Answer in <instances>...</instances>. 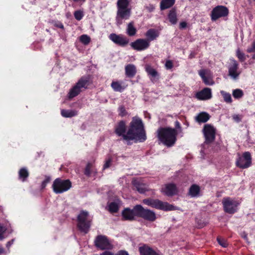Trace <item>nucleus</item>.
<instances>
[{
  "label": "nucleus",
  "mask_w": 255,
  "mask_h": 255,
  "mask_svg": "<svg viewBox=\"0 0 255 255\" xmlns=\"http://www.w3.org/2000/svg\"><path fill=\"white\" fill-rule=\"evenodd\" d=\"M127 87L128 84L124 81L113 82V89L116 92H122Z\"/></svg>",
  "instance_id": "5701e85b"
},
{
  "label": "nucleus",
  "mask_w": 255,
  "mask_h": 255,
  "mask_svg": "<svg viewBox=\"0 0 255 255\" xmlns=\"http://www.w3.org/2000/svg\"><path fill=\"white\" fill-rule=\"evenodd\" d=\"M115 131L119 136H122L128 142L133 140L143 142L146 139L142 121L135 117L132 118L127 131L126 123L123 121H121L116 126Z\"/></svg>",
  "instance_id": "f257e3e1"
},
{
  "label": "nucleus",
  "mask_w": 255,
  "mask_h": 255,
  "mask_svg": "<svg viewBox=\"0 0 255 255\" xmlns=\"http://www.w3.org/2000/svg\"><path fill=\"white\" fill-rule=\"evenodd\" d=\"M136 208V205L135 206L132 210L129 209H126L122 212V215L123 218L125 220H132L134 219V217H137V214L134 210Z\"/></svg>",
  "instance_id": "412c9836"
},
{
  "label": "nucleus",
  "mask_w": 255,
  "mask_h": 255,
  "mask_svg": "<svg viewBox=\"0 0 255 255\" xmlns=\"http://www.w3.org/2000/svg\"><path fill=\"white\" fill-rule=\"evenodd\" d=\"M247 51L248 53L255 52V41L252 43L251 46L247 49Z\"/></svg>",
  "instance_id": "c03bdc74"
},
{
  "label": "nucleus",
  "mask_w": 255,
  "mask_h": 255,
  "mask_svg": "<svg viewBox=\"0 0 255 255\" xmlns=\"http://www.w3.org/2000/svg\"><path fill=\"white\" fill-rule=\"evenodd\" d=\"M10 233L8 231L5 226H3L0 223V240H2L6 238Z\"/></svg>",
  "instance_id": "7c9ffc66"
},
{
  "label": "nucleus",
  "mask_w": 255,
  "mask_h": 255,
  "mask_svg": "<svg viewBox=\"0 0 255 255\" xmlns=\"http://www.w3.org/2000/svg\"><path fill=\"white\" fill-rule=\"evenodd\" d=\"M72 186L69 180H62L59 178H56L52 184V188L56 194L62 193L69 190Z\"/></svg>",
  "instance_id": "423d86ee"
},
{
  "label": "nucleus",
  "mask_w": 255,
  "mask_h": 255,
  "mask_svg": "<svg viewBox=\"0 0 255 255\" xmlns=\"http://www.w3.org/2000/svg\"><path fill=\"white\" fill-rule=\"evenodd\" d=\"M119 115L122 117L126 116L127 114L125 107L123 106H121L119 108Z\"/></svg>",
  "instance_id": "37998d69"
},
{
  "label": "nucleus",
  "mask_w": 255,
  "mask_h": 255,
  "mask_svg": "<svg viewBox=\"0 0 255 255\" xmlns=\"http://www.w3.org/2000/svg\"><path fill=\"white\" fill-rule=\"evenodd\" d=\"M232 117L235 122L239 123L241 121L243 116L240 115H234Z\"/></svg>",
  "instance_id": "a18cd8bd"
},
{
  "label": "nucleus",
  "mask_w": 255,
  "mask_h": 255,
  "mask_svg": "<svg viewBox=\"0 0 255 255\" xmlns=\"http://www.w3.org/2000/svg\"><path fill=\"white\" fill-rule=\"evenodd\" d=\"M175 0H161L160 3V8L161 10L170 8L175 3Z\"/></svg>",
  "instance_id": "cd10ccee"
},
{
  "label": "nucleus",
  "mask_w": 255,
  "mask_h": 255,
  "mask_svg": "<svg viewBox=\"0 0 255 255\" xmlns=\"http://www.w3.org/2000/svg\"><path fill=\"white\" fill-rule=\"evenodd\" d=\"M116 255H128L126 251H121Z\"/></svg>",
  "instance_id": "864d4df0"
},
{
  "label": "nucleus",
  "mask_w": 255,
  "mask_h": 255,
  "mask_svg": "<svg viewBox=\"0 0 255 255\" xmlns=\"http://www.w3.org/2000/svg\"><path fill=\"white\" fill-rule=\"evenodd\" d=\"M236 56L241 62L245 61L246 59L245 54L241 52L239 48L236 51Z\"/></svg>",
  "instance_id": "58836bf2"
},
{
  "label": "nucleus",
  "mask_w": 255,
  "mask_h": 255,
  "mask_svg": "<svg viewBox=\"0 0 255 255\" xmlns=\"http://www.w3.org/2000/svg\"><path fill=\"white\" fill-rule=\"evenodd\" d=\"M165 67L167 70L171 69L173 67V62L170 60H166L165 64Z\"/></svg>",
  "instance_id": "79ce46f5"
},
{
  "label": "nucleus",
  "mask_w": 255,
  "mask_h": 255,
  "mask_svg": "<svg viewBox=\"0 0 255 255\" xmlns=\"http://www.w3.org/2000/svg\"><path fill=\"white\" fill-rule=\"evenodd\" d=\"M107 208L110 213H112V203H108Z\"/></svg>",
  "instance_id": "5fc2aeb1"
},
{
  "label": "nucleus",
  "mask_w": 255,
  "mask_h": 255,
  "mask_svg": "<svg viewBox=\"0 0 255 255\" xmlns=\"http://www.w3.org/2000/svg\"><path fill=\"white\" fill-rule=\"evenodd\" d=\"M230 60L231 63L228 66V75L233 79L237 80L241 73V71L239 70V64L233 58L230 59Z\"/></svg>",
  "instance_id": "f8f14e48"
},
{
  "label": "nucleus",
  "mask_w": 255,
  "mask_h": 255,
  "mask_svg": "<svg viewBox=\"0 0 255 255\" xmlns=\"http://www.w3.org/2000/svg\"><path fill=\"white\" fill-rule=\"evenodd\" d=\"M79 40L83 44L88 45L90 42L91 38L88 35L83 34L79 37Z\"/></svg>",
  "instance_id": "4c0bfd02"
},
{
  "label": "nucleus",
  "mask_w": 255,
  "mask_h": 255,
  "mask_svg": "<svg viewBox=\"0 0 255 255\" xmlns=\"http://www.w3.org/2000/svg\"><path fill=\"white\" fill-rule=\"evenodd\" d=\"M54 25L58 28H61L63 29H64V25L62 23V22L60 21H57L55 22L54 24Z\"/></svg>",
  "instance_id": "09e8293b"
},
{
  "label": "nucleus",
  "mask_w": 255,
  "mask_h": 255,
  "mask_svg": "<svg viewBox=\"0 0 255 255\" xmlns=\"http://www.w3.org/2000/svg\"><path fill=\"white\" fill-rule=\"evenodd\" d=\"M61 113L62 116L66 118H71L77 115L76 111L71 110H62Z\"/></svg>",
  "instance_id": "2f4dec72"
},
{
  "label": "nucleus",
  "mask_w": 255,
  "mask_h": 255,
  "mask_svg": "<svg viewBox=\"0 0 255 255\" xmlns=\"http://www.w3.org/2000/svg\"><path fill=\"white\" fill-rule=\"evenodd\" d=\"M128 0H118L117 2L118 10L116 18L118 25L122 24L126 20L129 19L131 14V9L128 7Z\"/></svg>",
  "instance_id": "7ed1b4c3"
},
{
  "label": "nucleus",
  "mask_w": 255,
  "mask_h": 255,
  "mask_svg": "<svg viewBox=\"0 0 255 255\" xmlns=\"http://www.w3.org/2000/svg\"><path fill=\"white\" fill-rule=\"evenodd\" d=\"M137 214V217L150 221L154 222L156 219V214L154 212L147 209H144L140 205H137L134 210Z\"/></svg>",
  "instance_id": "6e6552de"
},
{
  "label": "nucleus",
  "mask_w": 255,
  "mask_h": 255,
  "mask_svg": "<svg viewBox=\"0 0 255 255\" xmlns=\"http://www.w3.org/2000/svg\"><path fill=\"white\" fill-rule=\"evenodd\" d=\"M168 17L169 21L172 24H175L177 22V17L176 10L175 8L171 9L168 13Z\"/></svg>",
  "instance_id": "c85d7f7f"
},
{
  "label": "nucleus",
  "mask_w": 255,
  "mask_h": 255,
  "mask_svg": "<svg viewBox=\"0 0 255 255\" xmlns=\"http://www.w3.org/2000/svg\"><path fill=\"white\" fill-rule=\"evenodd\" d=\"M217 241L218 243L220 244V245H221L223 248H226L228 245L227 241L224 239L218 237Z\"/></svg>",
  "instance_id": "a19ab883"
},
{
  "label": "nucleus",
  "mask_w": 255,
  "mask_h": 255,
  "mask_svg": "<svg viewBox=\"0 0 255 255\" xmlns=\"http://www.w3.org/2000/svg\"><path fill=\"white\" fill-rule=\"evenodd\" d=\"M220 93L223 97L224 101L227 103H232V99L231 95L230 93H227L224 91H221Z\"/></svg>",
  "instance_id": "72a5a7b5"
},
{
  "label": "nucleus",
  "mask_w": 255,
  "mask_h": 255,
  "mask_svg": "<svg viewBox=\"0 0 255 255\" xmlns=\"http://www.w3.org/2000/svg\"><path fill=\"white\" fill-rule=\"evenodd\" d=\"M94 244L97 248L101 250L109 249L111 246L109 239L106 236L103 235L97 236L94 241Z\"/></svg>",
  "instance_id": "ddd939ff"
},
{
  "label": "nucleus",
  "mask_w": 255,
  "mask_h": 255,
  "mask_svg": "<svg viewBox=\"0 0 255 255\" xmlns=\"http://www.w3.org/2000/svg\"><path fill=\"white\" fill-rule=\"evenodd\" d=\"M140 255H159L147 245H143L139 248Z\"/></svg>",
  "instance_id": "b1692460"
},
{
  "label": "nucleus",
  "mask_w": 255,
  "mask_h": 255,
  "mask_svg": "<svg viewBox=\"0 0 255 255\" xmlns=\"http://www.w3.org/2000/svg\"><path fill=\"white\" fill-rule=\"evenodd\" d=\"M254 1H255V0H254Z\"/></svg>",
  "instance_id": "e2e57ef3"
},
{
  "label": "nucleus",
  "mask_w": 255,
  "mask_h": 255,
  "mask_svg": "<svg viewBox=\"0 0 255 255\" xmlns=\"http://www.w3.org/2000/svg\"><path fill=\"white\" fill-rule=\"evenodd\" d=\"M159 32L154 29H149L145 33V36L147 38L146 40H149V42L151 41L154 40L159 36Z\"/></svg>",
  "instance_id": "393cba45"
},
{
  "label": "nucleus",
  "mask_w": 255,
  "mask_h": 255,
  "mask_svg": "<svg viewBox=\"0 0 255 255\" xmlns=\"http://www.w3.org/2000/svg\"><path fill=\"white\" fill-rule=\"evenodd\" d=\"M142 202L152 208L165 211H172L175 209L172 205L158 199H145L143 200Z\"/></svg>",
  "instance_id": "20e7f679"
},
{
  "label": "nucleus",
  "mask_w": 255,
  "mask_h": 255,
  "mask_svg": "<svg viewBox=\"0 0 255 255\" xmlns=\"http://www.w3.org/2000/svg\"><path fill=\"white\" fill-rule=\"evenodd\" d=\"M200 191V187L199 186L194 184L191 186L189 189V194L192 197L197 196Z\"/></svg>",
  "instance_id": "473e14b6"
},
{
  "label": "nucleus",
  "mask_w": 255,
  "mask_h": 255,
  "mask_svg": "<svg viewBox=\"0 0 255 255\" xmlns=\"http://www.w3.org/2000/svg\"><path fill=\"white\" fill-rule=\"evenodd\" d=\"M161 192L168 196H172L178 193V189L175 184L168 183L165 184L161 188Z\"/></svg>",
  "instance_id": "dca6fc26"
},
{
  "label": "nucleus",
  "mask_w": 255,
  "mask_h": 255,
  "mask_svg": "<svg viewBox=\"0 0 255 255\" xmlns=\"http://www.w3.org/2000/svg\"><path fill=\"white\" fill-rule=\"evenodd\" d=\"M224 210L225 212L233 214L237 212L240 203L230 197H225L222 200Z\"/></svg>",
  "instance_id": "1a4fd4ad"
},
{
  "label": "nucleus",
  "mask_w": 255,
  "mask_h": 255,
  "mask_svg": "<svg viewBox=\"0 0 255 255\" xmlns=\"http://www.w3.org/2000/svg\"><path fill=\"white\" fill-rule=\"evenodd\" d=\"M203 131L206 142L211 143L214 140L216 129L213 126L209 124L205 125Z\"/></svg>",
  "instance_id": "4468645a"
},
{
  "label": "nucleus",
  "mask_w": 255,
  "mask_h": 255,
  "mask_svg": "<svg viewBox=\"0 0 255 255\" xmlns=\"http://www.w3.org/2000/svg\"><path fill=\"white\" fill-rule=\"evenodd\" d=\"M131 47L137 51H143L147 49L149 46V41L146 39L139 38L130 43Z\"/></svg>",
  "instance_id": "2eb2a0df"
},
{
  "label": "nucleus",
  "mask_w": 255,
  "mask_h": 255,
  "mask_svg": "<svg viewBox=\"0 0 255 255\" xmlns=\"http://www.w3.org/2000/svg\"><path fill=\"white\" fill-rule=\"evenodd\" d=\"M89 80L86 77H82L78 82L69 90L68 96L69 99L78 96L83 89L87 88Z\"/></svg>",
  "instance_id": "0eeeda50"
},
{
  "label": "nucleus",
  "mask_w": 255,
  "mask_h": 255,
  "mask_svg": "<svg viewBox=\"0 0 255 255\" xmlns=\"http://www.w3.org/2000/svg\"><path fill=\"white\" fill-rule=\"evenodd\" d=\"M126 75L128 77H133L136 73L135 66L133 64H129L125 67Z\"/></svg>",
  "instance_id": "a878e982"
},
{
  "label": "nucleus",
  "mask_w": 255,
  "mask_h": 255,
  "mask_svg": "<svg viewBox=\"0 0 255 255\" xmlns=\"http://www.w3.org/2000/svg\"><path fill=\"white\" fill-rule=\"evenodd\" d=\"M187 24L185 21L181 22L179 23V28L180 29H183L187 27Z\"/></svg>",
  "instance_id": "8fccbe9b"
},
{
  "label": "nucleus",
  "mask_w": 255,
  "mask_h": 255,
  "mask_svg": "<svg viewBox=\"0 0 255 255\" xmlns=\"http://www.w3.org/2000/svg\"><path fill=\"white\" fill-rule=\"evenodd\" d=\"M78 227L79 229L85 233H88L91 226L92 219L89 216L88 212L82 211L77 217Z\"/></svg>",
  "instance_id": "39448f33"
},
{
  "label": "nucleus",
  "mask_w": 255,
  "mask_h": 255,
  "mask_svg": "<svg viewBox=\"0 0 255 255\" xmlns=\"http://www.w3.org/2000/svg\"><path fill=\"white\" fill-rule=\"evenodd\" d=\"M136 33V29L134 26V23L133 21L129 22L127 26V33L130 36H134Z\"/></svg>",
  "instance_id": "c756f323"
},
{
  "label": "nucleus",
  "mask_w": 255,
  "mask_h": 255,
  "mask_svg": "<svg viewBox=\"0 0 255 255\" xmlns=\"http://www.w3.org/2000/svg\"><path fill=\"white\" fill-rule=\"evenodd\" d=\"M74 1L78 2H84L86 0H73Z\"/></svg>",
  "instance_id": "13d9d810"
},
{
  "label": "nucleus",
  "mask_w": 255,
  "mask_h": 255,
  "mask_svg": "<svg viewBox=\"0 0 255 255\" xmlns=\"http://www.w3.org/2000/svg\"><path fill=\"white\" fill-rule=\"evenodd\" d=\"M121 205V201L118 199L113 200V213L117 212Z\"/></svg>",
  "instance_id": "e433bc0d"
},
{
  "label": "nucleus",
  "mask_w": 255,
  "mask_h": 255,
  "mask_svg": "<svg viewBox=\"0 0 255 255\" xmlns=\"http://www.w3.org/2000/svg\"><path fill=\"white\" fill-rule=\"evenodd\" d=\"M113 41L115 43L124 46L128 43V39L124 36L113 34Z\"/></svg>",
  "instance_id": "4be33fe9"
},
{
  "label": "nucleus",
  "mask_w": 255,
  "mask_h": 255,
  "mask_svg": "<svg viewBox=\"0 0 255 255\" xmlns=\"http://www.w3.org/2000/svg\"><path fill=\"white\" fill-rule=\"evenodd\" d=\"M210 118V116L206 112H201L196 117V121L199 123L207 122Z\"/></svg>",
  "instance_id": "bb28decb"
},
{
  "label": "nucleus",
  "mask_w": 255,
  "mask_h": 255,
  "mask_svg": "<svg viewBox=\"0 0 255 255\" xmlns=\"http://www.w3.org/2000/svg\"><path fill=\"white\" fill-rule=\"evenodd\" d=\"M145 69L150 80L152 82H156L159 79V74L157 71L149 65H146Z\"/></svg>",
  "instance_id": "aec40b11"
},
{
  "label": "nucleus",
  "mask_w": 255,
  "mask_h": 255,
  "mask_svg": "<svg viewBox=\"0 0 255 255\" xmlns=\"http://www.w3.org/2000/svg\"><path fill=\"white\" fill-rule=\"evenodd\" d=\"M159 140L165 145L170 147L173 146L176 141L177 131L171 128H160L157 131Z\"/></svg>",
  "instance_id": "f03ea898"
},
{
  "label": "nucleus",
  "mask_w": 255,
  "mask_h": 255,
  "mask_svg": "<svg viewBox=\"0 0 255 255\" xmlns=\"http://www.w3.org/2000/svg\"><path fill=\"white\" fill-rule=\"evenodd\" d=\"M111 158H109L106 161V163H105V164L104 165V168L105 169V168H108L109 167H110V166L111 165Z\"/></svg>",
  "instance_id": "3c124183"
},
{
  "label": "nucleus",
  "mask_w": 255,
  "mask_h": 255,
  "mask_svg": "<svg viewBox=\"0 0 255 255\" xmlns=\"http://www.w3.org/2000/svg\"><path fill=\"white\" fill-rule=\"evenodd\" d=\"M109 38H110V39H111V40H112V34H110V35H109Z\"/></svg>",
  "instance_id": "bf43d9fd"
},
{
  "label": "nucleus",
  "mask_w": 255,
  "mask_h": 255,
  "mask_svg": "<svg viewBox=\"0 0 255 255\" xmlns=\"http://www.w3.org/2000/svg\"><path fill=\"white\" fill-rule=\"evenodd\" d=\"M229 14L228 8L223 5H218L214 7L211 11V17L213 21H215L218 18L227 16Z\"/></svg>",
  "instance_id": "9b49d317"
},
{
  "label": "nucleus",
  "mask_w": 255,
  "mask_h": 255,
  "mask_svg": "<svg viewBox=\"0 0 255 255\" xmlns=\"http://www.w3.org/2000/svg\"><path fill=\"white\" fill-rule=\"evenodd\" d=\"M132 183L137 191L140 193H144L148 191L147 185L143 182L142 179H133Z\"/></svg>",
  "instance_id": "6ab92c4d"
},
{
  "label": "nucleus",
  "mask_w": 255,
  "mask_h": 255,
  "mask_svg": "<svg viewBox=\"0 0 255 255\" xmlns=\"http://www.w3.org/2000/svg\"><path fill=\"white\" fill-rule=\"evenodd\" d=\"M237 166L242 169H246L252 164V157L249 152L243 153L242 156H239L236 162Z\"/></svg>",
  "instance_id": "9d476101"
},
{
  "label": "nucleus",
  "mask_w": 255,
  "mask_h": 255,
  "mask_svg": "<svg viewBox=\"0 0 255 255\" xmlns=\"http://www.w3.org/2000/svg\"><path fill=\"white\" fill-rule=\"evenodd\" d=\"M50 178L49 177H47L41 184V188L42 189L44 188L47 185V183L49 182Z\"/></svg>",
  "instance_id": "de8ad7c7"
},
{
  "label": "nucleus",
  "mask_w": 255,
  "mask_h": 255,
  "mask_svg": "<svg viewBox=\"0 0 255 255\" xmlns=\"http://www.w3.org/2000/svg\"><path fill=\"white\" fill-rule=\"evenodd\" d=\"M4 253V249L1 247H0V254H2Z\"/></svg>",
  "instance_id": "4d7b16f0"
},
{
  "label": "nucleus",
  "mask_w": 255,
  "mask_h": 255,
  "mask_svg": "<svg viewBox=\"0 0 255 255\" xmlns=\"http://www.w3.org/2000/svg\"><path fill=\"white\" fill-rule=\"evenodd\" d=\"M195 97L197 99L202 101L211 99L212 97V90L209 88H204L196 93Z\"/></svg>",
  "instance_id": "a211bd4d"
},
{
  "label": "nucleus",
  "mask_w": 255,
  "mask_h": 255,
  "mask_svg": "<svg viewBox=\"0 0 255 255\" xmlns=\"http://www.w3.org/2000/svg\"><path fill=\"white\" fill-rule=\"evenodd\" d=\"M13 242L14 239L8 242L6 245V247L8 249L13 244Z\"/></svg>",
  "instance_id": "603ef678"
},
{
  "label": "nucleus",
  "mask_w": 255,
  "mask_h": 255,
  "mask_svg": "<svg viewBox=\"0 0 255 255\" xmlns=\"http://www.w3.org/2000/svg\"><path fill=\"white\" fill-rule=\"evenodd\" d=\"M232 94L235 99H239L243 97L244 92L241 89H236L233 91Z\"/></svg>",
  "instance_id": "c9c22d12"
},
{
  "label": "nucleus",
  "mask_w": 255,
  "mask_h": 255,
  "mask_svg": "<svg viewBox=\"0 0 255 255\" xmlns=\"http://www.w3.org/2000/svg\"><path fill=\"white\" fill-rule=\"evenodd\" d=\"M28 176V172L25 168H21L19 171V178L22 181H25V179Z\"/></svg>",
  "instance_id": "f704fd0d"
},
{
  "label": "nucleus",
  "mask_w": 255,
  "mask_h": 255,
  "mask_svg": "<svg viewBox=\"0 0 255 255\" xmlns=\"http://www.w3.org/2000/svg\"><path fill=\"white\" fill-rule=\"evenodd\" d=\"M2 213V211H1V209H0V214Z\"/></svg>",
  "instance_id": "052dcab7"
},
{
  "label": "nucleus",
  "mask_w": 255,
  "mask_h": 255,
  "mask_svg": "<svg viewBox=\"0 0 255 255\" xmlns=\"http://www.w3.org/2000/svg\"><path fill=\"white\" fill-rule=\"evenodd\" d=\"M199 75L206 85H213L215 82L211 75L210 71L207 69H202L199 71Z\"/></svg>",
  "instance_id": "f3484780"
},
{
  "label": "nucleus",
  "mask_w": 255,
  "mask_h": 255,
  "mask_svg": "<svg viewBox=\"0 0 255 255\" xmlns=\"http://www.w3.org/2000/svg\"><path fill=\"white\" fill-rule=\"evenodd\" d=\"M253 58H255V55H254Z\"/></svg>",
  "instance_id": "680f3d73"
},
{
  "label": "nucleus",
  "mask_w": 255,
  "mask_h": 255,
  "mask_svg": "<svg viewBox=\"0 0 255 255\" xmlns=\"http://www.w3.org/2000/svg\"><path fill=\"white\" fill-rule=\"evenodd\" d=\"M102 255H112V253L110 252H105Z\"/></svg>",
  "instance_id": "6e6d98bb"
},
{
  "label": "nucleus",
  "mask_w": 255,
  "mask_h": 255,
  "mask_svg": "<svg viewBox=\"0 0 255 255\" xmlns=\"http://www.w3.org/2000/svg\"><path fill=\"white\" fill-rule=\"evenodd\" d=\"M91 167V164L90 163H88L86 167L85 174L88 176H89L90 174V169Z\"/></svg>",
  "instance_id": "49530a36"
},
{
  "label": "nucleus",
  "mask_w": 255,
  "mask_h": 255,
  "mask_svg": "<svg viewBox=\"0 0 255 255\" xmlns=\"http://www.w3.org/2000/svg\"><path fill=\"white\" fill-rule=\"evenodd\" d=\"M74 15L77 20H80L84 16L83 12L82 10H76L74 12Z\"/></svg>",
  "instance_id": "ea45409f"
}]
</instances>
